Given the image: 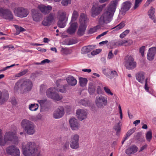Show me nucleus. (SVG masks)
<instances>
[{"label": "nucleus", "instance_id": "1a4fd4ad", "mask_svg": "<svg viewBox=\"0 0 156 156\" xmlns=\"http://www.w3.org/2000/svg\"><path fill=\"white\" fill-rule=\"evenodd\" d=\"M124 66L128 70H132L136 68V63L134 59L131 56H127L125 58Z\"/></svg>", "mask_w": 156, "mask_h": 156}, {"label": "nucleus", "instance_id": "393cba45", "mask_svg": "<svg viewBox=\"0 0 156 156\" xmlns=\"http://www.w3.org/2000/svg\"><path fill=\"white\" fill-rule=\"evenodd\" d=\"M57 16L58 20H67L68 18L66 16V12L62 10H59L57 12Z\"/></svg>", "mask_w": 156, "mask_h": 156}, {"label": "nucleus", "instance_id": "7c9ffc66", "mask_svg": "<svg viewBox=\"0 0 156 156\" xmlns=\"http://www.w3.org/2000/svg\"><path fill=\"white\" fill-rule=\"evenodd\" d=\"M88 20L87 18L86 15L84 13H81V14L79 20L80 25H85Z\"/></svg>", "mask_w": 156, "mask_h": 156}, {"label": "nucleus", "instance_id": "3c124183", "mask_svg": "<svg viewBox=\"0 0 156 156\" xmlns=\"http://www.w3.org/2000/svg\"><path fill=\"white\" fill-rule=\"evenodd\" d=\"M146 138L147 139L150 141L152 138V133L151 130L147 132L146 135Z\"/></svg>", "mask_w": 156, "mask_h": 156}, {"label": "nucleus", "instance_id": "680f3d73", "mask_svg": "<svg viewBox=\"0 0 156 156\" xmlns=\"http://www.w3.org/2000/svg\"><path fill=\"white\" fill-rule=\"evenodd\" d=\"M88 101L85 100H82L80 101V103L84 106H86L88 105Z\"/></svg>", "mask_w": 156, "mask_h": 156}, {"label": "nucleus", "instance_id": "a19ab883", "mask_svg": "<svg viewBox=\"0 0 156 156\" xmlns=\"http://www.w3.org/2000/svg\"><path fill=\"white\" fill-rule=\"evenodd\" d=\"M121 126V122H119L115 127V129L116 131V133L117 134H118L120 131Z\"/></svg>", "mask_w": 156, "mask_h": 156}, {"label": "nucleus", "instance_id": "a878e982", "mask_svg": "<svg viewBox=\"0 0 156 156\" xmlns=\"http://www.w3.org/2000/svg\"><path fill=\"white\" fill-rule=\"evenodd\" d=\"M66 80L68 84L71 86H75L77 83L76 80L72 76H68L66 78Z\"/></svg>", "mask_w": 156, "mask_h": 156}, {"label": "nucleus", "instance_id": "4d7b16f0", "mask_svg": "<svg viewBox=\"0 0 156 156\" xmlns=\"http://www.w3.org/2000/svg\"><path fill=\"white\" fill-rule=\"evenodd\" d=\"M101 51L100 49H97L91 52V54L92 55H94L99 53Z\"/></svg>", "mask_w": 156, "mask_h": 156}, {"label": "nucleus", "instance_id": "a211bd4d", "mask_svg": "<svg viewBox=\"0 0 156 156\" xmlns=\"http://www.w3.org/2000/svg\"><path fill=\"white\" fill-rule=\"evenodd\" d=\"M76 113L78 118L82 121L87 118L88 111L86 109H80L76 110Z\"/></svg>", "mask_w": 156, "mask_h": 156}, {"label": "nucleus", "instance_id": "49530a36", "mask_svg": "<svg viewBox=\"0 0 156 156\" xmlns=\"http://www.w3.org/2000/svg\"><path fill=\"white\" fill-rule=\"evenodd\" d=\"M15 27L16 30L17 34H19L20 32L23 31L25 30L23 27H19L17 25H15Z\"/></svg>", "mask_w": 156, "mask_h": 156}, {"label": "nucleus", "instance_id": "bb28decb", "mask_svg": "<svg viewBox=\"0 0 156 156\" xmlns=\"http://www.w3.org/2000/svg\"><path fill=\"white\" fill-rule=\"evenodd\" d=\"M154 12L155 9L151 6L148 12V15L150 18L152 19L154 23H155L156 22V19L154 15Z\"/></svg>", "mask_w": 156, "mask_h": 156}, {"label": "nucleus", "instance_id": "dca6fc26", "mask_svg": "<svg viewBox=\"0 0 156 156\" xmlns=\"http://www.w3.org/2000/svg\"><path fill=\"white\" fill-rule=\"evenodd\" d=\"M69 126L73 130H78L80 127V124L77 120L74 118H71L69 120Z\"/></svg>", "mask_w": 156, "mask_h": 156}, {"label": "nucleus", "instance_id": "de8ad7c7", "mask_svg": "<svg viewBox=\"0 0 156 156\" xmlns=\"http://www.w3.org/2000/svg\"><path fill=\"white\" fill-rule=\"evenodd\" d=\"M28 72L27 69H25L23 71L16 74V77H19L26 74Z\"/></svg>", "mask_w": 156, "mask_h": 156}, {"label": "nucleus", "instance_id": "37998d69", "mask_svg": "<svg viewBox=\"0 0 156 156\" xmlns=\"http://www.w3.org/2000/svg\"><path fill=\"white\" fill-rule=\"evenodd\" d=\"M143 0H135L134 6L133 7L134 9H137Z\"/></svg>", "mask_w": 156, "mask_h": 156}, {"label": "nucleus", "instance_id": "f704fd0d", "mask_svg": "<svg viewBox=\"0 0 156 156\" xmlns=\"http://www.w3.org/2000/svg\"><path fill=\"white\" fill-rule=\"evenodd\" d=\"M96 87L94 84L92 83H90L89 84L88 91L91 94L94 93Z\"/></svg>", "mask_w": 156, "mask_h": 156}, {"label": "nucleus", "instance_id": "c756f323", "mask_svg": "<svg viewBox=\"0 0 156 156\" xmlns=\"http://www.w3.org/2000/svg\"><path fill=\"white\" fill-rule=\"evenodd\" d=\"M136 79L140 83H142L144 81V74L142 72H139L136 74Z\"/></svg>", "mask_w": 156, "mask_h": 156}, {"label": "nucleus", "instance_id": "69168bd1", "mask_svg": "<svg viewBox=\"0 0 156 156\" xmlns=\"http://www.w3.org/2000/svg\"><path fill=\"white\" fill-rule=\"evenodd\" d=\"M15 66V64H13V65H12L10 66H7L5 67V68L2 69L1 70H0V72H2V71H4L6 70H7V69H8L10 68V67H12L14 66Z\"/></svg>", "mask_w": 156, "mask_h": 156}, {"label": "nucleus", "instance_id": "c03bdc74", "mask_svg": "<svg viewBox=\"0 0 156 156\" xmlns=\"http://www.w3.org/2000/svg\"><path fill=\"white\" fill-rule=\"evenodd\" d=\"M71 0H62L61 3L62 5L64 6H67L69 4H71Z\"/></svg>", "mask_w": 156, "mask_h": 156}, {"label": "nucleus", "instance_id": "aec40b11", "mask_svg": "<svg viewBox=\"0 0 156 156\" xmlns=\"http://www.w3.org/2000/svg\"><path fill=\"white\" fill-rule=\"evenodd\" d=\"M37 8L44 15L49 13L52 9V7L51 6L49 5L46 6L43 4L39 5Z\"/></svg>", "mask_w": 156, "mask_h": 156}, {"label": "nucleus", "instance_id": "e2e57ef3", "mask_svg": "<svg viewBox=\"0 0 156 156\" xmlns=\"http://www.w3.org/2000/svg\"><path fill=\"white\" fill-rule=\"evenodd\" d=\"M97 31L96 27H94L90 29L89 31V33L90 34H93Z\"/></svg>", "mask_w": 156, "mask_h": 156}, {"label": "nucleus", "instance_id": "774afa93", "mask_svg": "<svg viewBox=\"0 0 156 156\" xmlns=\"http://www.w3.org/2000/svg\"><path fill=\"white\" fill-rule=\"evenodd\" d=\"M144 88L147 91H148L149 90V88L147 87V79H145V87Z\"/></svg>", "mask_w": 156, "mask_h": 156}, {"label": "nucleus", "instance_id": "9b49d317", "mask_svg": "<svg viewBox=\"0 0 156 156\" xmlns=\"http://www.w3.org/2000/svg\"><path fill=\"white\" fill-rule=\"evenodd\" d=\"M0 16L5 19L11 20L13 18L12 12L9 9L3 7H0Z\"/></svg>", "mask_w": 156, "mask_h": 156}, {"label": "nucleus", "instance_id": "a18cd8bd", "mask_svg": "<svg viewBox=\"0 0 156 156\" xmlns=\"http://www.w3.org/2000/svg\"><path fill=\"white\" fill-rule=\"evenodd\" d=\"M77 41L76 40L73 38H70L68 40L67 42V44L70 45L75 44L77 43Z\"/></svg>", "mask_w": 156, "mask_h": 156}, {"label": "nucleus", "instance_id": "0eeeda50", "mask_svg": "<svg viewBox=\"0 0 156 156\" xmlns=\"http://www.w3.org/2000/svg\"><path fill=\"white\" fill-rule=\"evenodd\" d=\"M55 88H50L46 91L47 96L48 98H51L54 100L59 101L62 98V96L61 95H59L55 91Z\"/></svg>", "mask_w": 156, "mask_h": 156}, {"label": "nucleus", "instance_id": "0e129e2a", "mask_svg": "<svg viewBox=\"0 0 156 156\" xmlns=\"http://www.w3.org/2000/svg\"><path fill=\"white\" fill-rule=\"evenodd\" d=\"M108 32V31H106L105 32L102 33L101 34L98 35L96 37V39H100L101 37L103 36L104 35H105Z\"/></svg>", "mask_w": 156, "mask_h": 156}, {"label": "nucleus", "instance_id": "864d4df0", "mask_svg": "<svg viewBox=\"0 0 156 156\" xmlns=\"http://www.w3.org/2000/svg\"><path fill=\"white\" fill-rule=\"evenodd\" d=\"M62 53L63 54H67L69 52V50L67 48L62 47L61 50Z\"/></svg>", "mask_w": 156, "mask_h": 156}, {"label": "nucleus", "instance_id": "39448f33", "mask_svg": "<svg viewBox=\"0 0 156 156\" xmlns=\"http://www.w3.org/2000/svg\"><path fill=\"white\" fill-rule=\"evenodd\" d=\"M107 5L106 3L98 5L96 4L93 5L90 10L91 16L93 17H95L100 14L102 12L104 8Z\"/></svg>", "mask_w": 156, "mask_h": 156}, {"label": "nucleus", "instance_id": "423d86ee", "mask_svg": "<svg viewBox=\"0 0 156 156\" xmlns=\"http://www.w3.org/2000/svg\"><path fill=\"white\" fill-rule=\"evenodd\" d=\"M112 14L107 11L104 12L98 20V24L100 25H103L104 24H107L110 22L111 18L113 16Z\"/></svg>", "mask_w": 156, "mask_h": 156}, {"label": "nucleus", "instance_id": "72a5a7b5", "mask_svg": "<svg viewBox=\"0 0 156 156\" xmlns=\"http://www.w3.org/2000/svg\"><path fill=\"white\" fill-rule=\"evenodd\" d=\"M131 6V3L129 1H126L122 4V9L126 11L130 9Z\"/></svg>", "mask_w": 156, "mask_h": 156}, {"label": "nucleus", "instance_id": "4c0bfd02", "mask_svg": "<svg viewBox=\"0 0 156 156\" xmlns=\"http://www.w3.org/2000/svg\"><path fill=\"white\" fill-rule=\"evenodd\" d=\"M38 108V105L37 104H30L29 105V108L31 111H36Z\"/></svg>", "mask_w": 156, "mask_h": 156}, {"label": "nucleus", "instance_id": "473e14b6", "mask_svg": "<svg viewBox=\"0 0 156 156\" xmlns=\"http://www.w3.org/2000/svg\"><path fill=\"white\" fill-rule=\"evenodd\" d=\"M106 76L110 78H112L116 77L118 76V74L116 71H112L107 73H105Z\"/></svg>", "mask_w": 156, "mask_h": 156}, {"label": "nucleus", "instance_id": "58836bf2", "mask_svg": "<svg viewBox=\"0 0 156 156\" xmlns=\"http://www.w3.org/2000/svg\"><path fill=\"white\" fill-rule=\"evenodd\" d=\"M125 40L119 39L115 42V44L117 46H122L125 44Z\"/></svg>", "mask_w": 156, "mask_h": 156}, {"label": "nucleus", "instance_id": "ddd939ff", "mask_svg": "<svg viewBox=\"0 0 156 156\" xmlns=\"http://www.w3.org/2000/svg\"><path fill=\"white\" fill-rule=\"evenodd\" d=\"M79 136L77 134H75L71 136L70 141V145L72 148L76 149L79 148Z\"/></svg>", "mask_w": 156, "mask_h": 156}, {"label": "nucleus", "instance_id": "5fc2aeb1", "mask_svg": "<svg viewBox=\"0 0 156 156\" xmlns=\"http://www.w3.org/2000/svg\"><path fill=\"white\" fill-rule=\"evenodd\" d=\"M133 43V41L131 40H126V42H125V46H129L132 44Z\"/></svg>", "mask_w": 156, "mask_h": 156}, {"label": "nucleus", "instance_id": "7ed1b4c3", "mask_svg": "<svg viewBox=\"0 0 156 156\" xmlns=\"http://www.w3.org/2000/svg\"><path fill=\"white\" fill-rule=\"evenodd\" d=\"M24 131L27 134L34 135L36 132V126L34 123L27 119H23L20 123Z\"/></svg>", "mask_w": 156, "mask_h": 156}, {"label": "nucleus", "instance_id": "412c9836", "mask_svg": "<svg viewBox=\"0 0 156 156\" xmlns=\"http://www.w3.org/2000/svg\"><path fill=\"white\" fill-rule=\"evenodd\" d=\"M78 25V23L76 22L71 24L67 30L66 32L70 35H73L75 34Z\"/></svg>", "mask_w": 156, "mask_h": 156}, {"label": "nucleus", "instance_id": "ea45409f", "mask_svg": "<svg viewBox=\"0 0 156 156\" xmlns=\"http://www.w3.org/2000/svg\"><path fill=\"white\" fill-rule=\"evenodd\" d=\"M79 14L78 12L76 10H74L72 14V21H74L76 20Z\"/></svg>", "mask_w": 156, "mask_h": 156}, {"label": "nucleus", "instance_id": "4be33fe9", "mask_svg": "<svg viewBox=\"0 0 156 156\" xmlns=\"http://www.w3.org/2000/svg\"><path fill=\"white\" fill-rule=\"evenodd\" d=\"M64 114V111L62 108H58L54 112L53 117L55 119H59L62 117Z\"/></svg>", "mask_w": 156, "mask_h": 156}, {"label": "nucleus", "instance_id": "4468645a", "mask_svg": "<svg viewBox=\"0 0 156 156\" xmlns=\"http://www.w3.org/2000/svg\"><path fill=\"white\" fill-rule=\"evenodd\" d=\"M64 80L61 79L57 80L56 82V87L55 90L58 91L62 93H65L66 91V87H68L67 84H63Z\"/></svg>", "mask_w": 156, "mask_h": 156}, {"label": "nucleus", "instance_id": "c9c22d12", "mask_svg": "<svg viewBox=\"0 0 156 156\" xmlns=\"http://www.w3.org/2000/svg\"><path fill=\"white\" fill-rule=\"evenodd\" d=\"M87 80L86 78L82 77L79 78V83L80 85L82 87L85 86L87 83Z\"/></svg>", "mask_w": 156, "mask_h": 156}, {"label": "nucleus", "instance_id": "338daca9", "mask_svg": "<svg viewBox=\"0 0 156 156\" xmlns=\"http://www.w3.org/2000/svg\"><path fill=\"white\" fill-rule=\"evenodd\" d=\"M154 0H147L146 2L144 4V6L145 7L148 6L149 4L151 3V2L154 1Z\"/></svg>", "mask_w": 156, "mask_h": 156}, {"label": "nucleus", "instance_id": "20e7f679", "mask_svg": "<svg viewBox=\"0 0 156 156\" xmlns=\"http://www.w3.org/2000/svg\"><path fill=\"white\" fill-rule=\"evenodd\" d=\"M8 6L12 9L15 15L18 17H24L28 14V11L27 9L22 7L17 8L16 5L15 3H12Z\"/></svg>", "mask_w": 156, "mask_h": 156}, {"label": "nucleus", "instance_id": "8fccbe9b", "mask_svg": "<svg viewBox=\"0 0 156 156\" xmlns=\"http://www.w3.org/2000/svg\"><path fill=\"white\" fill-rule=\"evenodd\" d=\"M103 89L105 93L108 95H110L112 96L113 95V93L111 92L110 89L108 87L106 86L104 87H103Z\"/></svg>", "mask_w": 156, "mask_h": 156}, {"label": "nucleus", "instance_id": "6e6552de", "mask_svg": "<svg viewBox=\"0 0 156 156\" xmlns=\"http://www.w3.org/2000/svg\"><path fill=\"white\" fill-rule=\"evenodd\" d=\"M55 19V14L51 12L44 18L41 23L44 26L48 27L54 24Z\"/></svg>", "mask_w": 156, "mask_h": 156}, {"label": "nucleus", "instance_id": "f257e3e1", "mask_svg": "<svg viewBox=\"0 0 156 156\" xmlns=\"http://www.w3.org/2000/svg\"><path fill=\"white\" fill-rule=\"evenodd\" d=\"M21 145L22 152L24 156H34L37 151L38 147L34 142H23Z\"/></svg>", "mask_w": 156, "mask_h": 156}, {"label": "nucleus", "instance_id": "2eb2a0df", "mask_svg": "<svg viewBox=\"0 0 156 156\" xmlns=\"http://www.w3.org/2000/svg\"><path fill=\"white\" fill-rule=\"evenodd\" d=\"M6 151L12 156H20V152L19 148L14 145L9 146L7 148Z\"/></svg>", "mask_w": 156, "mask_h": 156}, {"label": "nucleus", "instance_id": "6ab92c4d", "mask_svg": "<svg viewBox=\"0 0 156 156\" xmlns=\"http://www.w3.org/2000/svg\"><path fill=\"white\" fill-rule=\"evenodd\" d=\"M118 4V1L117 0L111 1L107 7V11H109V12L113 15L115 11Z\"/></svg>", "mask_w": 156, "mask_h": 156}, {"label": "nucleus", "instance_id": "603ef678", "mask_svg": "<svg viewBox=\"0 0 156 156\" xmlns=\"http://www.w3.org/2000/svg\"><path fill=\"white\" fill-rule=\"evenodd\" d=\"M9 2L8 0H0V5L5 6L8 5Z\"/></svg>", "mask_w": 156, "mask_h": 156}, {"label": "nucleus", "instance_id": "09e8293b", "mask_svg": "<svg viewBox=\"0 0 156 156\" xmlns=\"http://www.w3.org/2000/svg\"><path fill=\"white\" fill-rule=\"evenodd\" d=\"M136 128H133L129 130L127 132L126 137L127 138L130 136L132 134H133L135 131Z\"/></svg>", "mask_w": 156, "mask_h": 156}, {"label": "nucleus", "instance_id": "6e6d98bb", "mask_svg": "<svg viewBox=\"0 0 156 156\" xmlns=\"http://www.w3.org/2000/svg\"><path fill=\"white\" fill-rule=\"evenodd\" d=\"M50 61L48 59H45L42 61L41 63H37L35 64L37 65L44 64L46 63H48Z\"/></svg>", "mask_w": 156, "mask_h": 156}, {"label": "nucleus", "instance_id": "cd10ccee", "mask_svg": "<svg viewBox=\"0 0 156 156\" xmlns=\"http://www.w3.org/2000/svg\"><path fill=\"white\" fill-rule=\"evenodd\" d=\"M138 150V148L135 145H132L129 147L126 150V153L127 154H132L136 152Z\"/></svg>", "mask_w": 156, "mask_h": 156}, {"label": "nucleus", "instance_id": "9d476101", "mask_svg": "<svg viewBox=\"0 0 156 156\" xmlns=\"http://www.w3.org/2000/svg\"><path fill=\"white\" fill-rule=\"evenodd\" d=\"M95 103L98 108H103L107 104V98L102 95H98L96 98Z\"/></svg>", "mask_w": 156, "mask_h": 156}, {"label": "nucleus", "instance_id": "5701e85b", "mask_svg": "<svg viewBox=\"0 0 156 156\" xmlns=\"http://www.w3.org/2000/svg\"><path fill=\"white\" fill-rule=\"evenodd\" d=\"M9 97L8 91L5 90L2 93L0 90V104H3Z\"/></svg>", "mask_w": 156, "mask_h": 156}, {"label": "nucleus", "instance_id": "f8f14e48", "mask_svg": "<svg viewBox=\"0 0 156 156\" xmlns=\"http://www.w3.org/2000/svg\"><path fill=\"white\" fill-rule=\"evenodd\" d=\"M4 138L7 142L9 141H11L15 144H17L18 143V138L13 132H6L5 134Z\"/></svg>", "mask_w": 156, "mask_h": 156}, {"label": "nucleus", "instance_id": "f03ea898", "mask_svg": "<svg viewBox=\"0 0 156 156\" xmlns=\"http://www.w3.org/2000/svg\"><path fill=\"white\" fill-rule=\"evenodd\" d=\"M33 83L30 79H25L20 80L15 84L14 89L16 90L20 89L23 90V93H26L30 91L33 87Z\"/></svg>", "mask_w": 156, "mask_h": 156}, {"label": "nucleus", "instance_id": "e433bc0d", "mask_svg": "<svg viewBox=\"0 0 156 156\" xmlns=\"http://www.w3.org/2000/svg\"><path fill=\"white\" fill-rule=\"evenodd\" d=\"M67 20H58L57 23V24L59 27L60 28H63L66 25V23Z\"/></svg>", "mask_w": 156, "mask_h": 156}, {"label": "nucleus", "instance_id": "b1692460", "mask_svg": "<svg viewBox=\"0 0 156 156\" xmlns=\"http://www.w3.org/2000/svg\"><path fill=\"white\" fill-rule=\"evenodd\" d=\"M156 53V48L152 47L149 49L147 54V59L150 61H152L154 59V56Z\"/></svg>", "mask_w": 156, "mask_h": 156}, {"label": "nucleus", "instance_id": "79ce46f5", "mask_svg": "<svg viewBox=\"0 0 156 156\" xmlns=\"http://www.w3.org/2000/svg\"><path fill=\"white\" fill-rule=\"evenodd\" d=\"M125 25V22H122L113 28H115V30H118L123 28Z\"/></svg>", "mask_w": 156, "mask_h": 156}, {"label": "nucleus", "instance_id": "2f4dec72", "mask_svg": "<svg viewBox=\"0 0 156 156\" xmlns=\"http://www.w3.org/2000/svg\"><path fill=\"white\" fill-rule=\"evenodd\" d=\"M94 48V47L92 45H89L86 47H83L81 50V53L83 54H84L86 53H88Z\"/></svg>", "mask_w": 156, "mask_h": 156}, {"label": "nucleus", "instance_id": "052dcab7", "mask_svg": "<svg viewBox=\"0 0 156 156\" xmlns=\"http://www.w3.org/2000/svg\"><path fill=\"white\" fill-rule=\"evenodd\" d=\"M114 57V55L112 53V50H111L109 51L108 56V58L110 59Z\"/></svg>", "mask_w": 156, "mask_h": 156}, {"label": "nucleus", "instance_id": "13d9d810", "mask_svg": "<svg viewBox=\"0 0 156 156\" xmlns=\"http://www.w3.org/2000/svg\"><path fill=\"white\" fill-rule=\"evenodd\" d=\"M145 50V46H143L141 47L139 49V51L141 53V55L143 56L144 55V52Z\"/></svg>", "mask_w": 156, "mask_h": 156}, {"label": "nucleus", "instance_id": "f3484780", "mask_svg": "<svg viewBox=\"0 0 156 156\" xmlns=\"http://www.w3.org/2000/svg\"><path fill=\"white\" fill-rule=\"evenodd\" d=\"M32 17L34 21L38 22L42 20L43 15L38 10L35 9H32L31 10Z\"/></svg>", "mask_w": 156, "mask_h": 156}, {"label": "nucleus", "instance_id": "bf43d9fd", "mask_svg": "<svg viewBox=\"0 0 156 156\" xmlns=\"http://www.w3.org/2000/svg\"><path fill=\"white\" fill-rule=\"evenodd\" d=\"M7 142L4 137V139H2V138L0 139V145L4 146Z\"/></svg>", "mask_w": 156, "mask_h": 156}, {"label": "nucleus", "instance_id": "c85d7f7f", "mask_svg": "<svg viewBox=\"0 0 156 156\" xmlns=\"http://www.w3.org/2000/svg\"><path fill=\"white\" fill-rule=\"evenodd\" d=\"M86 26V25H80L77 32V34L79 36L83 35L85 33Z\"/></svg>", "mask_w": 156, "mask_h": 156}]
</instances>
